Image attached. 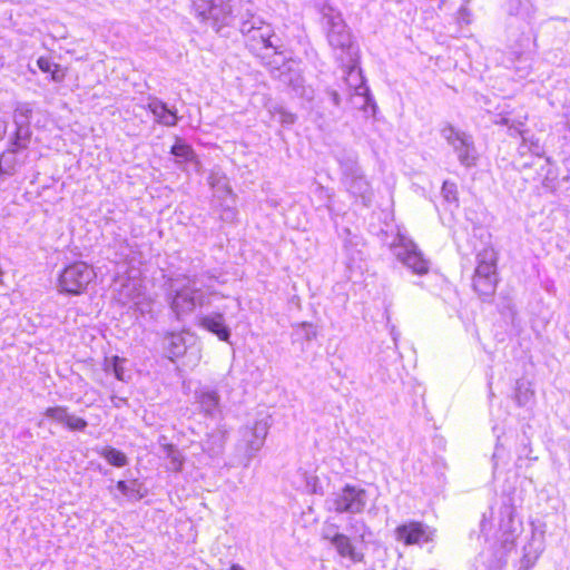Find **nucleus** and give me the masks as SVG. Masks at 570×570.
Returning a JSON list of instances; mask_svg holds the SVG:
<instances>
[{
  "instance_id": "f257e3e1",
  "label": "nucleus",
  "mask_w": 570,
  "mask_h": 570,
  "mask_svg": "<svg viewBox=\"0 0 570 570\" xmlns=\"http://www.w3.org/2000/svg\"><path fill=\"white\" fill-rule=\"evenodd\" d=\"M498 283V253L489 245L476 255L472 288L481 299L487 301L495 294Z\"/></svg>"
},
{
  "instance_id": "f03ea898",
  "label": "nucleus",
  "mask_w": 570,
  "mask_h": 570,
  "mask_svg": "<svg viewBox=\"0 0 570 570\" xmlns=\"http://www.w3.org/2000/svg\"><path fill=\"white\" fill-rule=\"evenodd\" d=\"M97 274L94 267L85 262L68 264L59 274L58 285L62 293L68 295H82L88 286L95 282Z\"/></svg>"
},
{
  "instance_id": "7ed1b4c3",
  "label": "nucleus",
  "mask_w": 570,
  "mask_h": 570,
  "mask_svg": "<svg viewBox=\"0 0 570 570\" xmlns=\"http://www.w3.org/2000/svg\"><path fill=\"white\" fill-rule=\"evenodd\" d=\"M395 539L404 546L428 543L433 540V531L420 521H409L395 528Z\"/></svg>"
},
{
  "instance_id": "20e7f679",
  "label": "nucleus",
  "mask_w": 570,
  "mask_h": 570,
  "mask_svg": "<svg viewBox=\"0 0 570 570\" xmlns=\"http://www.w3.org/2000/svg\"><path fill=\"white\" fill-rule=\"evenodd\" d=\"M364 495V489L346 484L333 500L334 511L337 513L362 512L365 507Z\"/></svg>"
},
{
  "instance_id": "39448f33",
  "label": "nucleus",
  "mask_w": 570,
  "mask_h": 570,
  "mask_svg": "<svg viewBox=\"0 0 570 570\" xmlns=\"http://www.w3.org/2000/svg\"><path fill=\"white\" fill-rule=\"evenodd\" d=\"M328 539L342 558L350 559L354 563H361L364 561V553L355 547L352 539L346 534L335 533Z\"/></svg>"
},
{
  "instance_id": "423d86ee",
  "label": "nucleus",
  "mask_w": 570,
  "mask_h": 570,
  "mask_svg": "<svg viewBox=\"0 0 570 570\" xmlns=\"http://www.w3.org/2000/svg\"><path fill=\"white\" fill-rule=\"evenodd\" d=\"M199 325L206 331L215 334L220 341H228L229 330L224 323V316L220 313L207 315L200 318Z\"/></svg>"
},
{
  "instance_id": "0eeeda50",
  "label": "nucleus",
  "mask_w": 570,
  "mask_h": 570,
  "mask_svg": "<svg viewBox=\"0 0 570 570\" xmlns=\"http://www.w3.org/2000/svg\"><path fill=\"white\" fill-rule=\"evenodd\" d=\"M399 256L402 263L415 274L424 275L429 272V263L417 249L406 248Z\"/></svg>"
},
{
  "instance_id": "6e6552de",
  "label": "nucleus",
  "mask_w": 570,
  "mask_h": 570,
  "mask_svg": "<svg viewBox=\"0 0 570 570\" xmlns=\"http://www.w3.org/2000/svg\"><path fill=\"white\" fill-rule=\"evenodd\" d=\"M148 109L155 116L156 121L163 126L174 127L178 122L177 112L169 109L167 105L161 101L149 104Z\"/></svg>"
},
{
  "instance_id": "1a4fd4ad",
  "label": "nucleus",
  "mask_w": 570,
  "mask_h": 570,
  "mask_svg": "<svg viewBox=\"0 0 570 570\" xmlns=\"http://www.w3.org/2000/svg\"><path fill=\"white\" fill-rule=\"evenodd\" d=\"M38 68L45 72L50 75V79L56 82H61L67 76V68L61 67L60 65L53 62L48 57H39L37 60Z\"/></svg>"
},
{
  "instance_id": "9d476101",
  "label": "nucleus",
  "mask_w": 570,
  "mask_h": 570,
  "mask_svg": "<svg viewBox=\"0 0 570 570\" xmlns=\"http://www.w3.org/2000/svg\"><path fill=\"white\" fill-rule=\"evenodd\" d=\"M170 154L184 161L190 163L196 159V153L191 145L187 144L181 137L176 136Z\"/></svg>"
},
{
  "instance_id": "9b49d317",
  "label": "nucleus",
  "mask_w": 570,
  "mask_h": 570,
  "mask_svg": "<svg viewBox=\"0 0 570 570\" xmlns=\"http://www.w3.org/2000/svg\"><path fill=\"white\" fill-rule=\"evenodd\" d=\"M98 453L111 465L115 468H122L128 464V458L126 453L122 451L112 448L106 446L98 451Z\"/></svg>"
},
{
  "instance_id": "f8f14e48",
  "label": "nucleus",
  "mask_w": 570,
  "mask_h": 570,
  "mask_svg": "<svg viewBox=\"0 0 570 570\" xmlns=\"http://www.w3.org/2000/svg\"><path fill=\"white\" fill-rule=\"evenodd\" d=\"M167 346L166 350L169 353L170 360L181 356L186 352L185 338L181 334L169 333L166 336Z\"/></svg>"
},
{
  "instance_id": "ddd939ff",
  "label": "nucleus",
  "mask_w": 570,
  "mask_h": 570,
  "mask_svg": "<svg viewBox=\"0 0 570 570\" xmlns=\"http://www.w3.org/2000/svg\"><path fill=\"white\" fill-rule=\"evenodd\" d=\"M273 33L271 31H257L250 37L252 48L254 50L273 48L276 53H279L277 46L272 41Z\"/></svg>"
},
{
  "instance_id": "4468645a",
  "label": "nucleus",
  "mask_w": 570,
  "mask_h": 570,
  "mask_svg": "<svg viewBox=\"0 0 570 570\" xmlns=\"http://www.w3.org/2000/svg\"><path fill=\"white\" fill-rule=\"evenodd\" d=\"M116 488L119 490V492L128 498L140 500L144 498V492L141 491V484L138 482V480L134 479L129 483L119 480L116 483Z\"/></svg>"
},
{
  "instance_id": "2eb2a0df",
  "label": "nucleus",
  "mask_w": 570,
  "mask_h": 570,
  "mask_svg": "<svg viewBox=\"0 0 570 570\" xmlns=\"http://www.w3.org/2000/svg\"><path fill=\"white\" fill-rule=\"evenodd\" d=\"M61 423L70 431H83L88 425L83 417L71 415L68 411Z\"/></svg>"
},
{
  "instance_id": "dca6fc26",
  "label": "nucleus",
  "mask_w": 570,
  "mask_h": 570,
  "mask_svg": "<svg viewBox=\"0 0 570 570\" xmlns=\"http://www.w3.org/2000/svg\"><path fill=\"white\" fill-rule=\"evenodd\" d=\"M67 410L66 406H51L46 409L45 415L61 423Z\"/></svg>"
},
{
  "instance_id": "f3484780",
  "label": "nucleus",
  "mask_w": 570,
  "mask_h": 570,
  "mask_svg": "<svg viewBox=\"0 0 570 570\" xmlns=\"http://www.w3.org/2000/svg\"><path fill=\"white\" fill-rule=\"evenodd\" d=\"M167 458L170 459L173 468H174L175 471H180L181 470L183 459H181L180 454L177 452V450L175 451V454L167 455Z\"/></svg>"
},
{
  "instance_id": "a211bd4d",
  "label": "nucleus",
  "mask_w": 570,
  "mask_h": 570,
  "mask_svg": "<svg viewBox=\"0 0 570 570\" xmlns=\"http://www.w3.org/2000/svg\"><path fill=\"white\" fill-rule=\"evenodd\" d=\"M122 361L119 356H114L112 357V363H114V372H115V375L116 377L119 380V381H122L124 380V368L121 366L118 365V363Z\"/></svg>"
},
{
  "instance_id": "6ab92c4d",
  "label": "nucleus",
  "mask_w": 570,
  "mask_h": 570,
  "mask_svg": "<svg viewBox=\"0 0 570 570\" xmlns=\"http://www.w3.org/2000/svg\"><path fill=\"white\" fill-rule=\"evenodd\" d=\"M164 451L166 452V455L175 454L176 448L171 443H166L163 445Z\"/></svg>"
},
{
  "instance_id": "aec40b11",
  "label": "nucleus",
  "mask_w": 570,
  "mask_h": 570,
  "mask_svg": "<svg viewBox=\"0 0 570 570\" xmlns=\"http://www.w3.org/2000/svg\"><path fill=\"white\" fill-rule=\"evenodd\" d=\"M459 14H461L463 17V19H465V17H469V11L465 7H462L460 10H459Z\"/></svg>"
},
{
  "instance_id": "412c9836",
  "label": "nucleus",
  "mask_w": 570,
  "mask_h": 570,
  "mask_svg": "<svg viewBox=\"0 0 570 570\" xmlns=\"http://www.w3.org/2000/svg\"><path fill=\"white\" fill-rule=\"evenodd\" d=\"M230 570H243L238 564H232Z\"/></svg>"
},
{
  "instance_id": "4be33fe9",
  "label": "nucleus",
  "mask_w": 570,
  "mask_h": 570,
  "mask_svg": "<svg viewBox=\"0 0 570 570\" xmlns=\"http://www.w3.org/2000/svg\"><path fill=\"white\" fill-rule=\"evenodd\" d=\"M499 124L501 125H508L509 124V120L507 118H502Z\"/></svg>"
},
{
  "instance_id": "5701e85b",
  "label": "nucleus",
  "mask_w": 570,
  "mask_h": 570,
  "mask_svg": "<svg viewBox=\"0 0 570 570\" xmlns=\"http://www.w3.org/2000/svg\"><path fill=\"white\" fill-rule=\"evenodd\" d=\"M470 0H466V2H469Z\"/></svg>"
}]
</instances>
